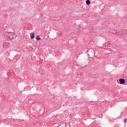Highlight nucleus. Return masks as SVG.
<instances>
[{
	"label": "nucleus",
	"instance_id": "20e7f679",
	"mask_svg": "<svg viewBox=\"0 0 127 127\" xmlns=\"http://www.w3.org/2000/svg\"><path fill=\"white\" fill-rule=\"evenodd\" d=\"M90 3L91 2L89 0H86V4H90Z\"/></svg>",
	"mask_w": 127,
	"mask_h": 127
},
{
	"label": "nucleus",
	"instance_id": "7ed1b4c3",
	"mask_svg": "<svg viewBox=\"0 0 127 127\" xmlns=\"http://www.w3.org/2000/svg\"><path fill=\"white\" fill-rule=\"evenodd\" d=\"M36 40H41V39L40 38V37H39V36H37L36 37Z\"/></svg>",
	"mask_w": 127,
	"mask_h": 127
},
{
	"label": "nucleus",
	"instance_id": "423d86ee",
	"mask_svg": "<svg viewBox=\"0 0 127 127\" xmlns=\"http://www.w3.org/2000/svg\"><path fill=\"white\" fill-rule=\"evenodd\" d=\"M124 123L126 124V123H127V119H125V122Z\"/></svg>",
	"mask_w": 127,
	"mask_h": 127
},
{
	"label": "nucleus",
	"instance_id": "f257e3e1",
	"mask_svg": "<svg viewBox=\"0 0 127 127\" xmlns=\"http://www.w3.org/2000/svg\"><path fill=\"white\" fill-rule=\"evenodd\" d=\"M119 82L120 84H125V83H126V80L124 79L121 78L119 79Z\"/></svg>",
	"mask_w": 127,
	"mask_h": 127
},
{
	"label": "nucleus",
	"instance_id": "39448f33",
	"mask_svg": "<svg viewBox=\"0 0 127 127\" xmlns=\"http://www.w3.org/2000/svg\"><path fill=\"white\" fill-rule=\"evenodd\" d=\"M70 127V124H68L65 125V127Z\"/></svg>",
	"mask_w": 127,
	"mask_h": 127
},
{
	"label": "nucleus",
	"instance_id": "f03ea898",
	"mask_svg": "<svg viewBox=\"0 0 127 127\" xmlns=\"http://www.w3.org/2000/svg\"><path fill=\"white\" fill-rule=\"evenodd\" d=\"M30 37L32 39H33L34 38V32H31L30 33Z\"/></svg>",
	"mask_w": 127,
	"mask_h": 127
}]
</instances>
